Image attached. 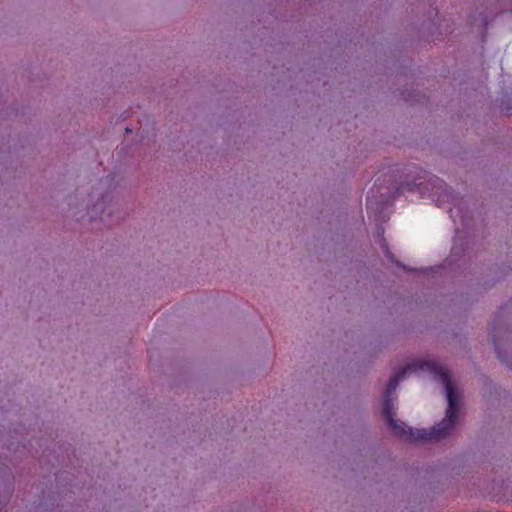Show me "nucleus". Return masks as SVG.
Here are the masks:
<instances>
[{"label": "nucleus", "instance_id": "obj_1", "mask_svg": "<svg viewBox=\"0 0 512 512\" xmlns=\"http://www.w3.org/2000/svg\"><path fill=\"white\" fill-rule=\"evenodd\" d=\"M417 364L420 368L427 369L435 380L444 385L448 402L445 417L429 430L407 427L403 422L396 420L395 417L385 422L388 428L397 437L412 442L439 441L451 436L455 430L459 418L461 395L451 379L450 371L441 363L420 362Z\"/></svg>", "mask_w": 512, "mask_h": 512}, {"label": "nucleus", "instance_id": "obj_2", "mask_svg": "<svg viewBox=\"0 0 512 512\" xmlns=\"http://www.w3.org/2000/svg\"><path fill=\"white\" fill-rule=\"evenodd\" d=\"M413 182L402 183L400 189L413 191L417 188L421 193H429V197L436 202L437 206L443 207L446 204H456L458 198L446 183L437 176L428 175L426 171H420Z\"/></svg>", "mask_w": 512, "mask_h": 512}, {"label": "nucleus", "instance_id": "obj_3", "mask_svg": "<svg viewBox=\"0 0 512 512\" xmlns=\"http://www.w3.org/2000/svg\"><path fill=\"white\" fill-rule=\"evenodd\" d=\"M112 179L106 177L99 181L98 187L93 192L98 196V201L94 205V210L101 213L100 221L107 227H113L122 223L125 215L121 210L119 202L115 199L111 191H102L105 187L110 185Z\"/></svg>", "mask_w": 512, "mask_h": 512}, {"label": "nucleus", "instance_id": "obj_4", "mask_svg": "<svg viewBox=\"0 0 512 512\" xmlns=\"http://www.w3.org/2000/svg\"><path fill=\"white\" fill-rule=\"evenodd\" d=\"M420 362H437V361L432 360V359H417V360H414L413 362L407 364V366H405L403 369L396 372L390 378V380L387 384V387L385 389L384 395L392 397L393 393L395 392V390L397 389V387L399 385V382L405 378V375L408 371L416 372V371L420 370V371H426L429 373V371L427 369H422L418 366L417 363H420Z\"/></svg>", "mask_w": 512, "mask_h": 512}, {"label": "nucleus", "instance_id": "obj_5", "mask_svg": "<svg viewBox=\"0 0 512 512\" xmlns=\"http://www.w3.org/2000/svg\"><path fill=\"white\" fill-rule=\"evenodd\" d=\"M381 413H382V416L384 417L385 421L391 420L392 418H394L396 416L393 397L383 395Z\"/></svg>", "mask_w": 512, "mask_h": 512}, {"label": "nucleus", "instance_id": "obj_6", "mask_svg": "<svg viewBox=\"0 0 512 512\" xmlns=\"http://www.w3.org/2000/svg\"><path fill=\"white\" fill-rule=\"evenodd\" d=\"M383 233H384V230L381 229V231H379L380 246H381V249H382L385 257L392 263H395L397 266L402 267V264L396 260L394 254L390 251L388 243H387L386 239L383 237Z\"/></svg>", "mask_w": 512, "mask_h": 512}, {"label": "nucleus", "instance_id": "obj_7", "mask_svg": "<svg viewBox=\"0 0 512 512\" xmlns=\"http://www.w3.org/2000/svg\"><path fill=\"white\" fill-rule=\"evenodd\" d=\"M492 340H493V344H494V347H495V350L497 352V355H498V358L507 363V365L512 369V360L507 358L501 351V348H500V345H499V339L497 337L496 334H492Z\"/></svg>", "mask_w": 512, "mask_h": 512}, {"label": "nucleus", "instance_id": "obj_8", "mask_svg": "<svg viewBox=\"0 0 512 512\" xmlns=\"http://www.w3.org/2000/svg\"><path fill=\"white\" fill-rule=\"evenodd\" d=\"M400 95L403 97L405 101H420V94L416 93L415 90L409 91L408 89L400 91Z\"/></svg>", "mask_w": 512, "mask_h": 512}, {"label": "nucleus", "instance_id": "obj_9", "mask_svg": "<svg viewBox=\"0 0 512 512\" xmlns=\"http://www.w3.org/2000/svg\"><path fill=\"white\" fill-rule=\"evenodd\" d=\"M367 209H371L372 206H373V202L369 200V198H367Z\"/></svg>", "mask_w": 512, "mask_h": 512}, {"label": "nucleus", "instance_id": "obj_10", "mask_svg": "<svg viewBox=\"0 0 512 512\" xmlns=\"http://www.w3.org/2000/svg\"><path fill=\"white\" fill-rule=\"evenodd\" d=\"M126 132H127V133H130V132H131V130H130L129 128H126Z\"/></svg>", "mask_w": 512, "mask_h": 512}]
</instances>
